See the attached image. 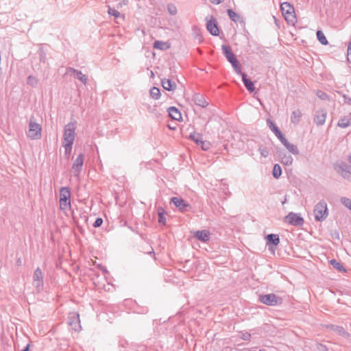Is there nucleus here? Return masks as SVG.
<instances>
[{"label":"nucleus","instance_id":"24","mask_svg":"<svg viewBox=\"0 0 351 351\" xmlns=\"http://www.w3.org/2000/svg\"><path fill=\"white\" fill-rule=\"evenodd\" d=\"M154 48L160 50H165L169 48V45L166 42L156 40L154 43Z\"/></svg>","mask_w":351,"mask_h":351},{"label":"nucleus","instance_id":"48","mask_svg":"<svg viewBox=\"0 0 351 351\" xmlns=\"http://www.w3.org/2000/svg\"><path fill=\"white\" fill-rule=\"evenodd\" d=\"M250 337H251L250 334V333H247V332H246V333H243V334L242 335V339H244V340H245V341L249 340V339H250Z\"/></svg>","mask_w":351,"mask_h":351},{"label":"nucleus","instance_id":"41","mask_svg":"<svg viewBox=\"0 0 351 351\" xmlns=\"http://www.w3.org/2000/svg\"><path fill=\"white\" fill-rule=\"evenodd\" d=\"M330 264L335 268L337 269V270L339 271H343L344 270V268L342 266V265L339 263L338 261H337L336 260H332L330 261Z\"/></svg>","mask_w":351,"mask_h":351},{"label":"nucleus","instance_id":"21","mask_svg":"<svg viewBox=\"0 0 351 351\" xmlns=\"http://www.w3.org/2000/svg\"><path fill=\"white\" fill-rule=\"evenodd\" d=\"M302 116V112L299 109L294 110L291 114V121L292 123L298 124Z\"/></svg>","mask_w":351,"mask_h":351},{"label":"nucleus","instance_id":"51","mask_svg":"<svg viewBox=\"0 0 351 351\" xmlns=\"http://www.w3.org/2000/svg\"><path fill=\"white\" fill-rule=\"evenodd\" d=\"M348 53L349 56H351V41L349 43V45H348Z\"/></svg>","mask_w":351,"mask_h":351},{"label":"nucleus","instance_id":"42","mask_svg":"<svg viewBox=\"0 0 351 351\" xmlns=\"http://www.w3.org/2000/svg\"><path fill=\"white\" fill-rule=\"evenodd\" d=\"M199 145H201L202 149L204 151L208 150L211 147V145L208 141H204L202 139L199 143Z\"/></svg>","mask_w":351,"mask_h":351},{"label":"nucleus","instance_id":"38","mask_svg":"<svg viewBox=\"0 0 351 351\" xmlns=\"http://www.w3.org/2000/svg\"><path fill=\"white\" fill-rule=\"evenodd\" d=\"M258 151L261 156L264 158H267L269 154V149L264 146H260L258 148Z\"/></svg>","mask_w":351,"mask_h":351},{"label":"nucleus","instance_id":"10","mask_svg":"<svg viewBox=\"0 0 351 351\" xmlns=\"http://www.w3.org/2000/svg\"><path fill=\"white\" fill-rule=\"evenodd\" d=\"M206 28L212 35L217 36L219 34L217 21L212 16L206 17Z\"/></svg>","mask_w":351,"mask_h":351},{"label":"nucleus","instance_id":"46","mask_svg":"<svg viewBox=\"0 0 351 351\" xmlns=\"http://www.w3.org/2000/svg\"><path fill=\"white\" fill-rule=\"evenodd\" d=\"M275 135L278 137V138L280 141V142L283 140V138H285L282 134L281 133L280 130L279 129H277V130L274 132Z\"/></svg>","mask_w":351,"mask_h":351},{"label":"nucleus","instance_id":"4","mask_svg":"<svg viewBox=\"0 0 351 351\" xmlns=\"http://www.w3.org/2000/svg\"><path fill=\"white\" fill-rule=\"evenodd\" d=\"M282 14L286 21L290 25H294L296 22V17L293 7L288 2H284L280 5Z\"/></svg>","mask_w":351,"mask_h":351},{"label":"nucleus","instance_id":"22","mask_svg":"<svg viewBox=\"0 0 351 351\" xmlns=\"http://www.w3.org/2000/svg\"><path fill=\"white\" fill-rule=\"evenodd\" d=\"M242 80H243V82L245 86L246 87V88L250 93H252L255 89L254 83L251 80H250L249 79L247 78L246 74H242Z\"/></svg>","mask_w":351,"mask_h":351},{"label":"nucleus","instance_id":"16","mask_svg":"<svg viewBox=\"0 0 351 351\" xmlns=\"http://www.w3.org/2000/svg\"><path fill=\"white\" fill-rule=\"evenodd\" d=\"M195 237L202 242H207L210 239V232L208 230H198L195 233Z\"/></svg>","mask_w":351,"mask_h":351},{"label":"nucleus","instance_id":"53","mask_svg":"<svg viewBox=\"0 0 351 351\" xmlns=\"http://www.w3.org/2000/svg\"><path fill=\"white\" fill-rule=\"evenodd\" d=\"M325 95H326L324 93H322V95H319V97H321L322 99H324Z\"/></svg>","mask_w":351,"mask_h":351},{"label":"nucleus","instance_id":"1","mask_svg":"<svg viewBox=\"0 0 351 351\" xmlns=\"http://www.w3.org/2000/svg\"><path fill=\"white\" fill-rule=\"evenodd\" d=\"M76 124L75 122L66 124L64 129L62 147L64 154L69 156L72 151L73 144L75 138Z\"/></svg>","mask_w":351,"mask_h":351},{"label":"nucleus","instance_id":"27","mask_svg":"<svg viewBox=\"0 0 351 351\" xmlns=\"http://www.w3.org/2000/svg\"><path fill=\"white\" fill-rule=\"evenodd\" d=\"M232 67L234 68V70L235 71V72L239 74V75H241L242 76V74H244L243 73H242V70H241V66L240 64V63L239 62V61L237 60V59L234 60V61L231 62H230Z\"/></svg>","mask_w":351,"mask_h":351},{"label":"nucleus","instance_id":"15","mask_svg":"<svg viewBox=\"0 0 351 351\" xmlns=\"http://www.w3.org/2000/svg\"><path fill=\"white\" fill-rule=\"evenodd\" d=\"M326 112L324 110H320L316 112L315 122L317 125H322L326 121Z\"/></svg>","mask_w":351,"mask_h":351},{"label":"nucleus","instance_id":"43","mask_svg":"<svg viewBox=\"0 0 351 351\" xmlns=\"http://www.w3.org/2000/svg\"><path fill=\"white\" fill-rule=\"evenodd\" d=\"M108 14L114 16L115 18L121 17V14L119 12L111 8H108Z\"/></svg>","mask_w":351,"mask_h":351},{"label":"nucleus","instance_id":"14","mask_svg":"<svg viewBox=\"0 0 351 351\" xmlns=\"http://www.w3.org/2000/svg\"><path fill=\"white\" fill-rule=\"evenodd\" d=\"M66 74L73 75L75 77L80 80L83 84H86L87 82V77L82 74L80 71L75 70L72 68H68L66 70Z\"/></svg>","mask_w":351,"mask_h":351},{"label":"nucleus","instance_id":"12","mask_svg":"<svg viewBox=\"0 0 351 351\" xmlns=\"http://www.w3.org/2000/svg\"><path fill=\"white\" fill-rule=\"evenodd\" d=\"M285 221L293 226H301L303 223L304 220L298 214L290 213L286 216Z\"/></svg>","mask_w":351,"mask_h":351},{"label":"nucleus","instance_id":"37","mask_svg":"<svg viewBox=\"0 0 351 351\" xmlns=\"http://www.w3.org/2000/svg\"><path fill=\"white\" fill-rule=\"evenodd\" d=\"M340 202L343 206H345L346 208H349L351 210V199H350L346 197H343L341 198Z\"/></svg>","mask_w":351,"mask_h":351},{"label":"nucleus","instance_id":"26","mask_svg":"<svg viewBox=\"0 0 351 351\" xmlns=\"http://www.w3.org/2000/svg\"><path fill=\"white\" fill-rule=\"evenodd\" d=\"M267 240L269 243L274 244V245H277L279 242V237L277 234H270L267 236Z\"/></svg>","mask_w":351,"mask_h":351},{"label":"nucleus","instance_id":"18","mask_svg":"<svg viewBox=\"0 0 351 351\" xmlns=\"http://www.w3.org/2000/svg\"><path fill=\"white\" fill-rule=\"evenodd\" d=\"M281 143L291 154L294 155L299 154V150L297 146L295 145L294 144L289 143L286 138H283Z\"/></svg>","mask_w":351,"mask_h":351},{"label":"nucleus","instance_id":"31","mask_svg":"<svg viewBox=\"0 0 351 351\" xmlns=\"http://www.w3.org/2000/svg\"><path fill=\"white\" fill-rule=\"evenodd\" d=\"M293 158L291 155L284 154L281 156V162L285 165H291L293 162Z\"/></svg>","mask_w":351,"mask_h":351},{"label":"nucleus","instance_id":"25","mask_svg":"<svg viewBox=\"0 0 351 351\" xmlns=\"http://www.w3.org/2000/svg\"><path fill=\"white\" fill-rule=\"evenodd\" d=\"M350 125V119L348 117L341 118L337 123V125L341 128H346Z\"/></svg>","mask_w":351,"mask_h":351},{"label":"nucleus","instance_id":"13","mask_svg":"<svg viewBox=\"0 0 351 351\" xmlns=\"http://www.w3.org/2000/svg\"><path fill=\"white\" fill-rule=\"evenodd\" d=\"M69 324L73 330H77L80 328L79 315L75 313H69Z\"/></svg>","mask_w":351,"mask_h":351},{"label":"nucleus","instance_id":"9","mask_svg":"<svg viewBox=\"0 0 351 351\" xmlns=\"http://www.w3.org/2000/svg\"><path fill=\"white\" fill-rule=\"evenodd\" d=\"M260 300L262 303L265 304L274 306L278 303V302L280 301V298L276 296L274 293H270L261 295Z\"/></svg>","mask_w":351,"mask_h":351},{"label":"nucleus","instance_id":"47","mask_svg":"<svg viewBox=\"0 0 351 351\" xmlns=\"http://www.w3.org/2000/svg\"><path fill=\"white\" fill-rule=\"evenodd\" d=\"M102 223H103V219L101 218H97L95 220V221L94 222L93 226L95 228L100 227L101 226Z\"/></svg>","mask_w":351,"mask_h":351},{"label":"nucleus","instance_id":"54","mask_svg":"<svg viewBox=\"0 0 351 351\" xmlns=\"http://www.w3.org/2000/svg\"><path fill=\"white\" fill-rule=\"evenodd\" d=\"M348 60L350 62H351V55H350V56H349V55L348 54Z\"/></svg>","mask_w":351,"mask_h":351},{"label":"nucleus","instance_id":"49","mask_svg":"<svg viewBox=\"0 0 351 351\" xmlns=\"http://www.w3.org/2000/svg\"><path fill=\"white\" fill-rule=\"evenodd\" d=\"M210 1L215 5H218L223 1V0H210Z\"/></svg>","mask_w":351,"mask_h":351},{"label":"nucleus","instance_id":"52","mask_svg":"<svg viewBox=\"0 0 351 351\" xmlns=\"http://www.w3.org/2000/svg\"><path fill=\"white\" fill-rule=\"evenodd\" d=\"M348 160L349 161V162L351 163V152H350V154L348 157Z\"/></svg>","mask_w":351,"mask_h":351},{"label":"nucleus","instance_id":"19","mask_svg":"<svg viewBox=\"0 0 351 351\" xmlns=\"http://www.w3.org/2000/svg\"><path fill=\"white\" fill-rule=\"evenodd\" d=\"M162 86L167 90H173L176 88V84L169 79H162L161 81Z\"/></svg>","mask_w":351,"mask_h":351},{"label":"nucleus","instance_id":"23","mask_svg":"<svg viewBox=\"0 0 351 351\" xmlns=\"http://www.w3.org/2000/svg\"><path fill=\"white\" fill-rule=\"evenodd\" d=\"M169 115L174 120H179L181 119V114L175 107H170L168 110Z\"/></svg>","mask_w":351,"mask_h":351},{"label":"nucleus","instance_id":"34","mask_svg":"<svg viewBox=\"0 0 351 351\" xmlns=\"http://www.w3.org/2000/svg\"><path fill=\"white\" fill-rule=\"evenodd\" d=\"M281 173H282V169H281L280 166L278 164H276L273 168V171H272L273 176L275 178H278L281 176Z\"/></svg>","mask_w":351,"mask_h":351},{"label":"nucleus","instance_id":"29","mask_svg":"<svg viewBox=\"0 0 351 351\" xmlns=\"http://www.w3.org/2000/svg\"><path fill=\"white\" fill-rule=\"evenodd\" d=\"M232 67L234 68V70L235 71V72L239 74V75H241L242 76V74H244L243 73H242V70H241V66L240 64V63L239 62V61L237 60V59L234 60V61L231 62H230Z\"/></svg>","mask_w":351,"mask_h":351},{"label":"nucleus","instance_id":"28","mask_svg":"<svg viewBox=\"0 0 351 351\" xmlns=\"http://www.w3.org/2000/svg\"><path fill=\"white\" fill-rule=\"evenodd\" d=\"M232 67L234 68V70L235 71V72L239 74V75H241L242 76V74H244L243 73H242V70H241V66L240 64V63L239 62V61L237 60V59L234 60V61L231 62H230Z\"/></svg>","mask_w":351,"mask_h":351},{"label":"nucleus","instance_id":"8","mask_svg":"<svg viewBox=\"0 0 351 351\" xmlns=\"http://www.w3.org/2000/svg\"><path fill=\"white\" fill-rule=\"evenodd\" d=\"M83 163H84V154H80L77 156V157L76 158V159L75 160V161L73 164V166H72V168L71 170V173L72 174V176H79V174L81 171L82 167L83 166Z\"/></svg>","mask_w":351,"mask_h":351},{"label":"nucleus","instance_id":"6","mask_svg":"<svg viewBox=\"0 0 351 351\" xmlns=\"http://www.w3.org/2000/svg\"><path fill=\"white\" fill-rule=\"evenodd\" d=\"M335 169L345 179H349L351 176V166L344 162L336 164Z\"/></svg>","mask_w":351,"mask_h":351},{"label":"nucleus","instance_id":"50","mask_svg":"<svg viewBox=\"0 0 351 351\" xmlns=\"http://www.w3.org/2000/svg\"><path fill=\"white\" fill-rule=\"evenodd\" d=\"M318 349L321 351H326V348L325 346H323L322 344H319V346H318Z\"/></svg>","mask_w":351,"mask_h":351},{"label":"nucleus","instance_id":"3","mask_svg":"<svg viewBox=\"0 0 351 351\" xmlns=\"http://www.w3.org/2000/svg\"><path fill=\"white\" fill-rule=\"evenodd\" d=\"M42 127L37 123L34 117H31L29 121L27 136L32 140H37L41 138Z\"/></svg>","mask_w":351,"mask_h":351},{"label":"nucleus","instance_id":"32","mask_svg":"<svg viewBox=\"0 0 351 351\" xmlns=\"http://www.w3.org/2000/svg\"><path fill=\"white\" fill-rule=\"evenodd\" d=\"M150 96L154 99H158L160 96V91L158 88L153 87L149 91Z\"/></svg>","mask_w":351,"mask_h":351},{"label":"nucleus","instance_id":"5","mask_svg":"<svg viewBox=\"0 0 351 351\" xmlns=\"http://www.w3.org/2000/svg\"><path fill=\"white\" fill-rule=\"evenodd\" d=\"M313 213L317 221H324L328 215L326 202L324 199L319 201L315 206Z\"/></svg>","mask_w":351,"mask_h":351},{"label":"nucleus","instance_id":"45","mask_svg":"<svg viewBox=\"0 0 351 351\" xmlns=\"http://www.w3.org/2000/svg\"><path fill=\"white\" fill-rule=\"evenodd\" d=\"M167 9H168L169 12L171 15H175V14L177 13V8H176V7L174 5H173V4H169V5H168Z\"/></svg>","mask_w":351,"mask_h":351},{"label":"nucleus","instance_id":"2","mask_svg":"<svg viewBox=\"0 0 351 351\" xmlns=\"http://www.w3.org/2000/svg\"><path fill=\"white\" fill-rule=\"evenodd\" d=\"M59 206L62 210L71 209V190L69 187H61L59 191Z\"/></svg>","mask_w":351,"mask_h":351},{"label":"nucleus","instance_id":"11","mask_svg":"<svg viewBox=\"0 0 351 351\" xmlns=\"http://www.w3.org/2000/svg\"><path fill=\"white\" fill-rule=\"evenodd\" d=\"M171 203L173 204L181 212H185L191 208L190 205L185 200L178 197H172Z\"/></svg>","mask_w":351,"mask_h":351},{"label":"nucleus","instance_id":"20","mask_svg":"<svg viewBox=\"0 0 351 351\" xmlns=\"http://www.w3.org/2000/svg\"><path fill=\"white\" fill-rule=\"evenodd\" d=\"M193 101L196 105L203 108L208 105V102L206 101L204 97L199 93L194 95Z\"/></svg>","mask_w":351,"mask_h":351},{"label":"nucleus","instance_id":"30","mask_svg":"<svg viewBox=\"0 0 351 351\" xmlns=\"http://www.w3.org/2000/svg\"><path fill=\"white\" fill-rule=\"evenodd\" d=\"M232 67L234 68V70L235 71V72L239 74V75H241L242 76V74H244L243 73H242V70H241V66L240 64V63L239 62V61L237 60V59L234 60V61L231 62H230Z\"/></svg>","mask_w":351,"mask_h":351},{"label":"nucleus","instance_id":"17","mask_svg":"<svg viewBox=\"0 0 351 351\" xmlns=\"http://www.w3.org/2000/svg\"><path fill=\"white\" fill-rule=\"evenodd\" d=\"M221 48L223 53L224 54L228 62H231L237 59L234 54L232 52V50L229 46L226 45H223Z\"/></svg>","mask_w":351,"mask_h":351},{"label":"nucleus","instance_id":"40","mask_svg":"<svg viewBox=\"0 0 351 351\" xmlns=\"http://www.w3.org/2000/svg\"><path fill=\"white\" fill-rule=\"evenodd\" d=\"M27 83L32 86H35L38 83V80L36 77L30 75L27 79Z\"/></svg>","mask_w":351,"mask_h":351},{"label":"nucleus","instance_id":"33","mask_svg":"<svg viewBox=\"0 0 351 351\" xmlns=\"http://www.w3.org/2000/svg\"><path fill=\"white\" fill-rule=\"evenodd\" d=\"M317 38L322 45H326L328 44V40L322 31L318 30L317 32Z\"/></svg>","mask_w":351,"mask_h":351},{"label":"nucleus","instance_id":"39","mask_svg":"<svg viewBox=\"0 0 351 351\" xmlns=\"http://www.w3.org/2000/svg\"><path fill=\"white\" fill-rule=\"evenodd\" d=\"M228 14L230 19L233 21H237L239 19V16L232 10H228Z\"/></svg>","mask_w":351,"mask_h":351},{"label":"nucleus","instance_id":"35","mask_svg":"<svg viewBox=\"0 0 351 351\" xmlns=\"http://www.w3.org/2000/svg\"><path fill=\"white\" fill-rule=\"evenodd\" d=\"M158 222L162 225H165L166 223V218L164 213V210L162 208H160L158 211Z\"/></svg>","mask_w":351,"mask_h":351},{"label":"nucleus","instance_id":"7","mask_svg":"<svg viewBox=\"0 0 351 351\" xmlns=\"http://www.w3.org/2000/svg\"><path fill=\"white\" fill-rule=\"evenodd\" d=\"M33 285L37 291H40L43 287V275L41 269L37 268L33 275Z\"/></svg>","mask_w":351,"mask_h":351},{"label":"nucleus","instance_id":"44","mask_svg":"<svg viewBox=\"0 0 351 351\" xmlns=\"http://www.w3.org/2000/svg\"><path fill=\"white\" fill-rule=\"evenodd\" d=\"M267 125L269 126V129L273 132H275L276 130H277V129H278V128L273 123L272 121H271L270 119H268L267 121Z\"/></svg>","mask_w":351,"mask_h":351},{"label":"nucleus","instance_id":"36","mask_svg":"<svg viewBox=\"0 0 351 351\" xmlns=\"http://www.w3.org/2000/svg\"><path fill=\"white\" fill-rule=\"evenodd\" d=\"M189 138L195 142L196 144L199 145V143L202 141V136L199 134H191Z\"/></svg>","mask_w":351,"mask_h":351}]
</instances>
